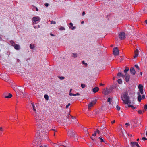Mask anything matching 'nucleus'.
<instances>
[{
  "mask_svg": "<svg viewBox=\"0 0 147 147\" xmlns=\"http://www.w3.org/2000/svg\"><path fill=\"white\" fill-rule=\"evenodd\" d=\"M44 5L46 7H47L49 5V4L48 3H45V4Z\"/></svg>",
  "mask_w": 147,
  "mask_h": 147,
  "instance_id": "obj_54",
  "label": "nucleus"
},
{
  "mask_svg": "<svg viewBox=\"0 0 147 147\" xmlns=\"http://www.w3.org/2000/svg\"><path fill=\"white\" fill-rule=\"evenodd\" d=\"M14 46L15 49L16 50H19L20 49L19 45L18 44H15Z\"/></svg>",
  "mask_w": 147,
  "mask_h": 147,
  "instance_id": "obj_16",
  "label": "nucleus"
},
{
  "mask_svg": "<svg viewBox=\"0 0 147 147\" xmlns=\"http://www.w3.org/2000/svg\"><path fill=\"white\" fill-rule=\"evenodd\" d=\"M118 82L119 84H121L122 83V81L121 79H119L118 80Z\"/></svg>",
  "mask_w": 147,
  "mask_h": 147,
  "instance_id": "obj_31",
  "label": "nucleus"
},
{
  "mask_svg": "<svg viewBox=\"0 0 147 147\" xmlns=\"http://www.w3.org/2000/svg\"><path fill=\"white\" fill-rule=\"evenodd\" d=\"M70 105H71V104L70 103H69L66 106V108H67L69 106H70Z\"/></svg>",
  "mask_w": 147,
  "mask_h": 147,
  "instance_id": "obj_49",
  "label": "nucleus"
},
{
  "mask_svg": "<svg viewBox=\"0 0 147 147\" xmlns=\"http://www.w3.org/2000/svg\"><path fill=\"white\" fill-rule=\"evenodd\" d=\"M81 86L82 88H83L85 87V84H81Z\"/></svg>",
  "mask_w": 147,
  "mask_h": 147,
  "instance_id": "obj_33",
  "label": "nucleus"
},
{
  "mask_svg": "<svg viewBox=\"0 0 147 147\" xmlns=\"http://www.w3.org/2000/svg\"><path fill=\"white\" fill-rule=\"evenodd\" d=\"M30 49H34V45H32L31 44H30Z\"/></svg>",
  "mask_w": 147,
  "mask_h": 147,
  "instance_id": "obj_26",
  "label": "nucleus"
},
{
  "mask_svg": "<svg viewBox=\"0 0 147 147\" xmlns=\"http://www.w3.org/2000/svg\"><path fill=\"white\" fill-rule=\"evenodd\" d=\"M129 70V68L128 67H126L125 69L124 70V72L125 73H127Z\"/></svg>",
  "mask_w": 147,
  "mask_h": 147,
  "instance_id": "obj_25",
  "label": "nucleus"
},
{
  "mask_svg": "<svg viewBox=\"0 0 147 147\" xmlns=\"http://www.w3.org/2000/svg\"><path fill=\"white\" fill-rule=\"evenodd\" d=\"M142 98L143 99H144L145 98V95H143L142 96Z\"/></svg>",
  "mask_w": 147,
  "mask_h": 147,
  "instance_id": "obj_58",
  "label": "nucleus"
},
{
  "mask_svg": "<svg viewBox=\"0 0 147 147\" xmlns=\"http://www.w3.org/2000/svg\"><path fill=\"white\" fill-rule=\"evenodd\" d=\"M137 94L138 95V100L139 102H140L141 101L142 99V96H141L140 94V93L139 92L137 93Z\"/></svg>",
  "mask_w": 147,
  "mask_h": 147,
  "instance_id": "obj_15",
  "label": "nucleus"
},
{
  "mask_svg": "<svg viewBox=\"0 0 147 147\" xmlns=\"http://www.w3.org/2000/svg\"><path fill=\"white\" fill-rule=\"evenodd\" d=\"M90 138L93 140H96L95 139V138L93 137H91Z\"/></svg>",
  "mask_w": 147,
  "mask_h": 147,
  "instance_id": "obj_51",
  "label": "nucleus"
},
{
  "mask_svg": "<svg viewBox=\"0 0 147 147\" xmlns=\"http://www.w3.org/2000/svg\"><path fill=\"white\" fill-rule=\"evenodd\" d=\"M85 12L84 11H83V12H82V15H85Z\"/></svg>",
  "mask_w": 147,
  "mask_h": 147,
  "instance_id": "obj_60",
  "label": "nucleus"
},
{
  "mask_svg": "<svg viewBox=\"0 0 147 147\" xmlns=\"http://www.w3.org/2000/svg\"><path fill=\"white\" fill-rule=\"evenodd\" d=\"M138 55H137V54H135L134 56V58H136L138 56Z\"/></svg>",
  "mask_w": 147,
  "mask_h": 147,
  "instance_id": "obj_55",
  "label": "nucleus"
},
{
  "mask_svg": "<svg viewBox=\"0 0 147 147\" xmlns=\"http://www.w3.org/2000/svg\"><path fill=\"white\" fill-rule=\"evenodd\" d=\"M35 7L36 8V11H38V9L37 7Z\"/></svg>",
  "mask_w": 147,
  "mask_h": 147,
  "instance_id": "obj_63",
  "label": "nucleus"
},
{
  "mask_svg": "<svg viewBox=\"0 0 147 147\" xmlns=\"http://www.w3.org/2000/svg\"><path fill=\"white\" fill-rule=\"evenodd\" d=\"M77 55H78L77 53H73L72 57L73 58H76L77 57Z\"/></svg>",
  "mask_w": 147,
  "mask_h": 147,
  "instance_id": "obj_23",
  "label": "nucleus"
},
{
  "mask_svg": "<svg viewBox=\"0 0 147 147\" xmlns=\"http://www.w3.org/2000/svg\"><path fill=\"white\" fill-rule=\"evenodd\" d=\"M75 133L74 132V131L72 130H68L67 134V135L68 136L70 137L74 136Z\"/></svg>",
  "mask_w": 147,
  "mask_h": 147,
  "instance_id": "obj_4",
  "label": "nucleus"
},
{
  "mask_svg": "<svg viewBox=\"0 0 147 147\" xmlns=\"http://www.w3.org/2000/svg\"><path fill=\"white\" fill-rule=\"evenodd\" d=\"M121 99L125 104H128L131 103L130 102V98L128 95L127 92H126L123 93V97L121 96Z\"/></svg>",
  "mask_w": 147,
  "mask_h": 147,
  "instance_id": "obj_2",
  "label": "nucleus"
},
{
  "mask_svg": "<svg viewBox=\"0 0 147 147\" xmlns=\"http://www.w3.org/2000/svg\"><path fill=\"white\" fill-rule=\"evenodd\" d=\"M130 71L131 74L133 75H134L136 74V71L134 68L132 67H131L130 69Z\"/></svg>",
  "mask_w": 147,
  "mask_h": 147,
  "instance_id": "obj_10",
  "label": "nucleus"
},
{
  "mask_svg": "<svg viewBox=\"0 0 147 147\" xmlns=\"http://www.w3.org/2000/svg\"><path fill=\"white\" fill-rule=\"evenodd\" d=\"M40 20V18L38 16L34 17L32 18V21L33 24H36V22L39 21Z\"/></svg>",
  "mask_w": 147,
  "mask_h": 147,
  "instance_id": "obj_5",
  "label": "nucleus"
},
{
  "mask_svg": "<svg viewBox=\"0 0 147 147\" xmlns=\"http://www.w3.org/2000/svg\"><path fill=\"white\" fill-rule=\"evenodd\" d=\"M80 94L79 93H77L75 94L72 93H69V95L70 96H79Z\"/></svg>",
  "mask_w": 147,
  "mask_h": 147,
  "instance_id": "obj_21",
  "label": "nucleus"
},
{
  "mask_svg": "<svg viewBox=\"0 0 147 147\" xmlns=\"http://www.w3.org/2000/svg\"><path fill=\"white\" fill-rule=\"evenodd\" d=\"M116 107L118 111L120 110V108L119 106L118 105H117L116 106Z\"/></svg>",
  "mask_w": 147,
  "mask_h": 147,
  "instance_id": "obj_38",
  "label": "nucleus"
},
{
  "mask_svg": "<svg viewBox=\"0 0 147 147\" xmlns=\"http://www.w3.org/2000/svg\"><path fill=\"white\" fill-rule=\"evenodd\" d=\"M131 144L132 147H134V145H136L137 147H140L138 143L136 142H131Z\"/></svg>",
  "mask_w": 147,
  "mask_h": 147,
  "instance_id": "obj_12",
  "label": "nucleus"
},
{
  "mask_svg": "<svg viewBox=\"0 0 147 147\" xmlns=\"http://www.w3.org/2000/svg\"><path fill=\"white\" fill-rule=\"evenodd\" d=\"M99 90V88L98 87H96L92 89V91L94 93H96Z\"/></svg>",
  "mask_w": 147,
  "mask_h": 147,
  "instance_id": "obj_14",
  "label": "nucleus"
},
{
  "mask_svg": "<svg viewBox=\"0 0 147 147\" xmlns=\"http://www.w3.org/2000/svg\"><path fill=\"white\" fill-rule=\"evenodd\" d=\"M71 117L72 119L75 120L74 122H77V119H76L75 117L71 116Z\"/></svg>",
  "mask_w": 147,
  "mask_h": 147,
  "instance_id": "obj_29",
  "label": "nucleus"
},
{
  "mask_svg": "<svg viewBox=\"0 0 147 147\" xmlns=\"http://www.w3.org/2000/svg\"><path fill=\"white\" fill-rule=\"evenodd\" d=\"M117 76H121L122 77H124V75L122 74L121 72H119L117 74Z\"/></svg>",
  "mask_w": 147,
  "mask_h": 147,
  "instance_id": "obj_22",
  "label": "nucleus"
},
{
  "mask_svg": "<svg viewBox=\"0 0 147 147\" xmlns=\"http://www.w3.org/2000/svg\"><path fill=\"white\" fill-rule=\"evenodd\" d=\"M92 136H96V133H95V131L94 133L92 134Z\"/></svg>",
  "mask_w": 147,
  "mask_h": 147,
  "instance_id": "obj_52",
  "label": "nucleus"
},
{
  "mask_svg": "<svg viewBox=\"0 0 147 147\" xmlns=\"http://www.w3.org/2000/svg\"><path fill=\"white\" fill-rule=\"evenodd\" d=\"M35 119L36 125L37 126V133L38 135H39L41 136L42 135L43 133L44 132L43 130H42V126L43 125L44 127L45 125L40 117L36 116Z\"/></svg>",
  "mask_w": 147,
  "mask_h": 147,
  "instance_id": "obj_1",
  "label": "nucleus"
},
{
  "mask_svg": "<svg viewBox=\"0 0 147 147\" xmlns=\"http://www.w3.org/2000/svg\"><path fill=\"white\" fill-rule=\"evenodd\" d=\"M68 145H69V144H67L65 142L63 143V144L62 145V146L64 147H67L66 146H68Z\"/></svg>",
  "mask_w": 147,
  "mask_h": 147,
  "instance_id": "obj_30",
  "label": "nucleus"
},
{
  "mask_svg": "<svg viewBox=\"0 0 147 147\" xmlns=\"http://www.w3.org/2000/svg\"><path fill=\"white\" fill-rule=\"evenodd\" d=\"M95 133H97L98 134H100V132L99 131V130L98 129H97L96 131H95Z\"/></svg>",
  "mask_w": 147,
  "mask_h": 147,
  "instance_id": "obj_41",
  "label": "nucleus"
},
{
  "mask_svg": "<svg viewBox=\"0 0 147 147\" xmlns=\"http://www.w3.org/2000/svg\"><path fill=\"white\" fill-rule=\"evenodd\" d=\"M59 30H65V28L61 26L60 28H59Z\"/></svg>",
  "mask_w": 147,
  "mask_h": 147,
  "instance_id": "obj_39",
  "label": "nucleus"
},
{
  "mask_svg": "<svg viewBox=\"0 0 147 147\" xmlns=\"http://www.w3.org/2000/svg\"><path fill=\"white\" fill-rule=\"evenodd\" d=\"M51 24H55L56 23V22L55 21H51Z\"/></svg>",
  "mask_w": 147,
  "mask_h": 147,
  "instance_id": "obj_42",
  "label": "nucleus"
},
{
  "mask_svg": "<svg viewBox=\"0 0 147 147\" xmlns=\"http://www.w3.org/2000/svg\"><path fill=\"white\" fill-rule=\"evenodd\" d=\"M115 120H113V121H112L111 123L112 124H113L114 123H115Z\"/></svg>",
  "mask_w": 147,
  "mask_h": 147,
  "instance_id": "obj_57",
  "label": "nucleus"
},
{
  "mask_svg": "<svg viewBox=\"0 0 147 147\" xmlns=\"http://www.w3.org/2000/svg\"><path fill=\"white\" fill-rule=\"evenodd\" d=\"M134 66L136 68L138 69V70H140V68H139V67L137 65H135Z\"/></svg>",
  "mask_w": 147,
  "mask_h": 147,
  "instance_id": "obj_34",
  "label": "nucleus"
},
{
  "mask_svg": "<svg viewBox=\"0 0 147 147\" xmlns=\"http://www.w3.org/2000/svg\"><path fill=\"white\" fill-rule=\"evenodd\" d=\"M113 54L115 56H117L119 55V52L117 47H115L113 49Z\"/></svg>",
  "mask_w": 147,
  "mask_h": 147,
  "instance_id": "obj_6",
  "label": "nucleus"
},
{
  "mask_svg": "<svg viewBox=\"0 0 147 147\" xmlns=\"http://www.w3.org/2000/svg\"><path fill=\"white\" fill-rule=\"evenodd\" d=\"M139 90L142 94H143V86L141 84H139L138 86Z\"/></svg>",
  "mask_w": 147,
  "mask_h": 147,
  "instance_id": "obj_9",
  "label": "nucleus"
},
{
  "mask_svg": "<svg viewBox=\"0 0 147 147\" xmlns=\"http://www.w3.org/2000/svg\"><path fill=\"white\" fill-rule=\"evenodd\" d=\"M3 78V80L6 82H8L9 80V79L8 78L7 76H5V78Z\"/></svg>",
  "mask_w": 147,
  "mask_h": 147,
  "instance_id": "obj_19",
  "label": "nucleus"
},
{
  "mask_svg": "<svg viewBox=\"0 0 147 147\" xmlns=\"http://www.w3.org/2000/svg\"><path fill=\"white\" fill-rule=\"evenodd\" d=\"M96 100L92 101L88 106V109H90L91 107L93 106L94 105L96 104Z\"/></svg>",
  "mask_w": 147,
  "mask_h": 147,
  "instance_id": "obj_8",
  "label": "nucleus"
},
{
  "mask_svg": "<svg viewBox=\"0 0 147 147\" xmlns=\"http://www.w3.org/2000/svg\"><path fill=\"white\" fill-rule=\"evenodd\" d=\"M69 25L71 26H73V24L72 23H70L69 24Z\"/></svg>",
  "mask_w": 147,
  "mask_h": 147,
  "instance_id": "obj_59",
  "label": "nucleus"
},
{
  "mask_svg": "<svg viewBox=\"0 0 147 147\" xmlns=\"http://www.w3.org/2000/svg\"><path fill=\"white\" fill-rule=\"evenodd\" d=\"M32 144L33 145L34 147H47L46 145H43L41 143L40 140H36L35 142H34Z\"/></svg>",
  "mask_w": 147,
  "mask_h": 147,
  "instance_id": "obj_3",
  "label": "nucleus"
},
{
  "mask_svg": "<svg viewBox=\"0 0 147 147\" xmlns=\"http://www.w3.org/2000/svg\"><path fill=\"white\" fill-rule=\"evenodd\" d=\"M10 43L13 46H14V45L15 44L14 42L13 41H10Z\"/></svg>",
  "mask_w": 147,
  "mask_h": 147,
  "instance_id": "obj_40",
  "label": "nucleus"
},
{
  "mask_svg": "<svg viewBox=\"0 0 147 147\" xmlns=\"http://www.w3.org/2000/svg\"><path fill=\"white\" fill-rule=\"evenodd\" d=\"M129 125L130 124L129 123H127L125 124V125L126 127H127L128 126H129Z\"/></svg>",
  "mask_w": 147,
  "mask_h": 147,
  "instance_id": "obj_47",
  "label": "nucleus"
},
{
  "mask_svg": "<svg viewBox=\"0 0 147 147\" xmlns=\"http://www.w3.org/2000/svg\"><path fill=\"white\" fill-rule=\"evenodd\" d=\"M128 135L130 137H132V135L131 134H128Z\"/></svg>",
  "mask_w": 147,
  "mask_h": 147,
  "instance_id": "obj_64",
  "label": "nucleus"
},
{
  "mask_svg": "<svg viewBox=\"0 0 147 147\" xmlns=\"http://www.w3.org/2000/svg\"><path fill=\"white\" fill-rule=\"evenodd\" d=\"M128 106L129 107H131V108H133V109H134L135 108V107H134V106H133L132 105H128Z\"/></svg>",
  "mask_w": 147,
  "mask_h": 147,
  "instance_id": "obj_35",
  "label": "nucleus"
},
{
  "mask_svg": "<svg viewBox=\"0 0 147 147\" xmlns=\"http://www.w3.org/2000/svg\"><path fill=\"white\" fill-rule=\"evenodd\" d=\"M103 93L105 95H107L109 94V92L107 90H104L103 91Z\"/></svg>",
  "mask_w": 147,
  "mask_h": 147,
  "instance_id": "obj_17",
  "label": "nucleus"
},
{
  "mask_svg": "<svg viewBox=\"0 0 147 147\" xmlns=\"http://www.w3.org/2000/svg\"><path fill=\"white\" fill-rule=\"evenodd\" d=\"M67 117L68 119H71V116L69 114H68L67 116Z\"/></svg>",
  "mask_w": 147,
  "mask_h": 147,
  "instance_id": "obj_32",
  "label": "nucleus"
},
{
  "mask_svg": "<svg viewBox=\"0 0 147 147\" xmlns=\"http://www.w3.org/2000/svg\"><path fill=\"white\" fill-rule=\"evenodd\" d=\"M142 72H140V76H142Z\"/></svg>",
  "mask_w": 147,
  "mask_h": 147,
  "instance_id": "obj_62",
  "label": "nucleus"
},
{
  "mask_svg": "<svg viewBox=\"0 0 147 147\" xmlns=\"http://www.w3.org/2000/svg\"><path fill=\"white\" fill-rule=\"evenodd\" d=\"M11 118H12V116H10L9 118V119L11 120H12V119H11Z\"/></svg>",
  "mask_w": 147,
  "mask_h": 147,
  "instance_id": "obj_61",
  "label": "nucleus"
},
{
  "mask_svg": "<svg viewBox=\"0 0 147 147\" xmlns=\"http://www.w3.org/2000/svg\"><path fill=\"white\" fill-rule=\"evenodd\" d=\"M138 50L137 49H136V50L134 52L135 54H137V55H138Z\"/></svg>",
  "mask_w": 147,
  "mask_h": 147,
  "instance_id": "obj_37",
  "label": "nucleus"
},
{
  "mask_svg": "<svg viewBox=\"0 0 147 147\" xmlns=\"http://www.w3.org/2000/svg\"><path fill=\"white\" fill-rule=\"evenodd\" d=\"M98 139H99L100 140V142H104L105 143H106L107 142L105 141H104V140L102 138V137H100L98 138Z\"/></svg>",
  "mask_w": 147,
  "mask_h": 147,
  "instance_id": "obj_18",
  "label": "nucleus"
},
{
  "mask_svg": "<svg viewBox=\"0 0 147 147\" xmlns=\"http://www.w3.org/2000/svg\"><path fill=\"white\" fill-rule=\"evenodd\" d=\"M147 140V139L145 137H143L142 138V140L144 141L146 140Z\"/></svg>",
  "mask_w": 147,
  "mask_h": 147,
  "instance_id": "obj_44",
  "label": "nucleus"
},
{
  "mask_svg": "<svg viewBox=\"0 0 147 147\" xmlns=\"http://www.w3.org/2000/svg\"><path fill=\"white\" fill-rule=\"evenodd\" d=\"M125 77L126 81L127 82H128L130 78V76L129 74H126L125 75H124V77Z\"/></svg>",
  "mask_w": 147,
  "mask_h": 147,
  "instance_id": "obj_11",
  "label": "nucleus"
},
{
  "mask_svg": "<svg viewBox=\"0 0 147 147\" xmlns=\"http://www.w3.org/2000/svg\"><path fill=\"white\" fill-rule=\"evenodd\" d=\"M133 122H134V126L135 127H137L138 126V124L137 123V122L136 121H133Z\"/></svg>",
  "mask_w": 147,
  "mask_h": 147,
  "instance_id": "obj_27",
  "label": "nucleus"
},
{
  "mask_svg": "<svg viewBox=\"0 0 147 147\" xmlns=\"http://www.w3.org/2000/svg\"><path fill=\"white\" fill-rule=\"evenodd\" d=\"M33 107V110L34 111V112L36 113V109L35 108V106H34L33 107Z\"/></svg>",
  "mask_w": 147,
  "mask_h": 147,
  "instance_id": "obj_48",
  "label": "nucleus"
},
{
  "mask_svg": "<svg viewBox=\"0 0 147 147\" xmlns=\"http://www.w3.org/2000/svg\"><path fill=\"white\" fill-rule=\"evenodd\" d=\"M3 128L2 127H0V134L1 135L2 132L3 131Z\"/></svg>",
  "mask_w": 147,
  "mask_h": 147,
  "instance_id": "obj_36",
  "label": "nucleus"
},
{
  "mask_svg": "<svg viewBox=\"0 0 147 147\" xmlns=\"http://www.w3.org/2000/svg\"><path fill=\"white\" fill-rule=\"evenodd\" d=\"M5 94H6V93H4L3 94V96H4V97L5 98H11L12 96V95L10 93H9L8 96H5Z\"/></svg>",
  "mask_w": 147,
  "mask_h": 147,
  "instance_id": "obj_13",
  "label": "nucleus"
},
{
  "mask_svg": "<svg viewBox=\"0 0 147 147\" xmlns=\"http://www.w3.org/2000/svg\"><path fill=\"white\" fill-rule=\"evenodd\" d=\"M144 109L146 110H147V104H146L144 106Z\"/></svg>",
  "mask_w": 147,
  "mask_h": 147,
  "instance_id": "obj_45",
  "label": "nucleus"
},
{
  "mask_svg": "<svg viewBox=\"0 0 147 147\" xmlns=\"http://www.w3.org/2000/svg\"><path fill=\"white\" fill-rule=\"evenodd\" d=\"M104 126H102L99 129L101 131V132L103 133V132L104 131Z\"/></svg>",
  "mask_w": 147,
  "mask_h": 147,
  "instance_id": "obj_20",
  "label": "nucleus"
},
{
  "mask_svg": "<svg viewBox=\"0 0 147 147\" xmlns=\"http://www.w3.org/2000/svg\"><path fill=\"white\" fill-rule=\"evenodd\" d=\"M82 64H85L86 65H87V64L86 63L84 62V61H82Z\"/></svg>",
  "mask_w": 147,
  "mask_h": 147,
  "instance_id": "obj_50",
  "label": "nucleus"
},
{
  "mask_svg": "<svg viewBox=\"0 0 147 147\" xmlns=\"http://www.w3.org/2000/svg\"><path fill=\"white\" fill-rule=\"evenodd\" d=\"M138 113L139 114H142V111L141 110H140L138 111Z\"/></svg>",
  "mask_w": 147,
  "mask_h": 147,
  "instance_id": "obj_43",
  "label": "nucleus"
},
{
  "mask_svg": "<svg viewBox=\"0 0 147 147\" xmlns=\"http://www.w3.org/2000/svg\"><path fill=\"white\" fill-rule=\"evenodd\" d=\"M59 78L60 80H63L65 78L63 76H60Z\"/></svg>",
  "mask_w": 147,
  "mask_h": 147,
  "instance_id": "obj_46",
  "label": "nucleus"
},
{
  "mask_svg": "<svg viewBox=\"0 0 147 147\" xmlns=\"http://www.w3.org/2000/svg\"><path fill=\"white\" fill-rule=\"evenodd\" d=\"M44 98L47 100H48L49 96L45 94L44 96Z\"/></svg>",
  "mask_w": 147,
  "mask_h": 147,
  "instance_id": "obj_28",
  "label": "nucleus"
},
{
  "mask_svg": "<svg viewBox=\"0 0 147 147\" xmlns=\"http://www.w3.org/2000/svg\"><path fill=\"white\" fill-rule=\"evenodd\" d=\"M111 98L110 97L108 98L107 99V102H109L110 105L111 104Z\"/></svg>",
  "mask_w": 147,
  "mask_h": 147,
  "instance_id": "obj_24",
  "label": "nucleus"
},
{
  "mask_svg": "<svg viewBox=\"0 0 147 147\" xmlns=\"http://www.w3.org/2000/svg\"><path fill=\"white\" fill-rule=\"evenodd\" d=\"M104 85H105L104 84H102V83H100V86H104Z\"/></svg>",
  "mask_w": 147,
  "mask_h": 147,
  "instance_id": "obj_56",
  "label": "nucleus"
},
{
  "mask_svg": "<svg viewBox=\"0 0 147 147\" xmlns=\"http://www.w3.org/2000/svg\"><path fill=\"white\" fill-rule=\"evenodd\" d=\"M69 28H71V29L73 30H74V29H75V27H73L72 28H71V27H70Z\"/></svg>",
  "mask_w": 147,
  "mask_h": 147,
  "instance_id": "obj_53",
  "label": "nucleus"
},
{
  "mask_svg": "<svg viewBox=\"0 0 147 147\" xmlns=\"http://www.w3.org/2000/svg\"><path fill=\"white\" fill-rule=\"evenodd\" d=\"M119 38L121 40H123L125 38V34L123 32H121L119 34Z\"/></svg>",
  "mask_w": 147,
  "mask_h": 147,
  "instance_id": "obj_7",
  "label": "nucleus"
}]
</instances>
